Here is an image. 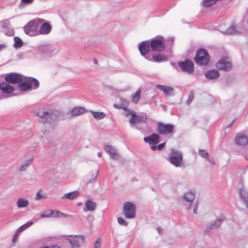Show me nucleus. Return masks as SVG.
Segmentation results:
<instances>
[{
	"label": "nucleus",
	"mask_w": 248,
	"mask_h": 248,
	"mask_svg": "<svg viewBox=\"0 0 248 248\" xmlns=\"http://www.w3.org/2000/svg\"><path fill=\"white\" fill-rule=\"evenodd\" d=\"M173 41H174V39H173V38L172 37H171V38H169L168 39V41L169 42H170V44H172Z\"/></svg>",
	"instance_id": "864d4df0"
},
{
	"label": "nucleus",
	"mask_w": 248,
	"mask_h": 248,
	"mask_svg": "<svg viewBox=\"0 0 248 248\" xmlns=\"http://www.w3.org/2000/svg\"><path fill=\"white\" fill-rule=\"evenodd\" d=\"M86 112L85 109L83 107H77L73 108L70 110L68 114L70 116H77L79 115L82 114Z\"/></svg>",
	"instance_id": "412c9836"
},
{
	"label": "nucleus",
	"mask_w": 248,
	"mask_h": 248,
	"mask_svg": "<svg viewBox=\"0 0 248 248\" xmlns=\"http://www.w3.org/2000/svg\"><path fill=\"white\" fill-rule=\"evenodd\" d=\"M79 195V192L78 191H72L64 194L61 197V199H68L70 200L76 199Z\"/></svg>",
	"instance_id": "a878e982"
},
{
	"label": "nucleus",
	"mask_w": 248,
	"mask_h": 248,
	"mask_svg": "<svg viewBox=\"0 0 248 248\" xmlns=\"http://www.w3.org/2000/svg\"><path fill=\"white\" fill-rule=\"evenodd\" d=\"M68 236L69 237L78 238L77 239H72L69 238H67L66 239L70 244L71 248H80L81 246L85 242V236L83 234H71L68 235Z\"/></svg>",
	"instance_id": "0eeeda50"
},
{
	"label": "nucleus",
	"mask_w": 248,
	"mask_h": 248,
	"mask_svg": "<svg viewBox=\"0 0 248 248\" xmlns=\"http://www.w3.org/2000/svg\"><path fill=\"white\" fill-rule=\"evenodd\" d=\"M2 30L8 29L10 28L11 23L8 20H5L1 22Z\"/></svg>",
	"instance_id": "ea45409f"
},
{
	"label": "nucleus",
	"mask_w": 248,
	"mask_h": 248,
	"mask_svg": "<svg viewBox=\"0 0 248 248\" xmlns=\"http://www.w3.org/2000/svg\"><path fill=\"white\" fill-rule=\"evenodd\" d=\"M43 21V19L38 18L29 22L23 28L25 33L31 36L39 35L38 28Z\"/></svg>",
	"instance_id": "f03ea898"
},
{
	"label": "nucleus",
	"mask_w": 248,
	"mask_h": 248,
	"mask_svg": "<svg viewBox=\"0 0 248 248\" xmlns=\"http://www.w3.org/2000/svg\"><path fill=\"white\" fill-rule=\"evenodd\" d=\"M2 31L7 36H12L15 34V31L13 29L10 28L8 29L2 30Z\"/></svg>",
	"instance_id": "4c0bfd02"
},
{
	"label": "nucleus",
	"mask_w": 248,
	"mask_h": 248,
	"mask_svg": "<svg viewBox=\"0 0 248 248\" xmlns=\"http://www.w3.org/2000/svg\"><path fill=\"white\" fill-rule=\"evenodd\" d=\"M96 208V203L91 199L87 200L84 204V207L83 208V211L84 212L88 211L93 212Z\"/></svg>",
	"instance_id": "f3484780"
},
{
	"label": "nucleus",
	"mask_w": 248,
	"mask_h": 248,
	"mask_svg": "<svg viewBox=\"0 0 248 248\" xmlns=\"http://www.w3.org/2000/svg\"><path fill=\"white\" fill-rule=\"evenodd\" d=\"M52 210H46L40 215V218L51 217Z\"/></svg>",
	"instance_id": "79ce46f5"
},
{
	"label": "nucleus",
	"mask_w": 248,
	"mask_h": 248,
	"mask_svg": "<svg viewBox=\"0 0 248 248\" xmlns=\"http://www.w3.org/2000/svg\"><path fill=\"white\" fill-rule=\"evenodd\" d=\"M128 104H129V102L127 100L124 99H121V104L118 105L119 106H123V107L127 108Z\"/></svg>",
	"instance_id": "c03bdc74"
},
{
	"label": "nucleus",
	"mask_w": 248,
	"mask_h": 248,
	"mask_svg": "<svg viewBox=\"0 0 248 248\" xmlns=\"http://www.w3.org/2000/svg\"><path fill=\"white\" fill-rule=\"evenodd\" d=\"M212 164L214 165L215 164V161L214 159L210 160V161H209Z\"/></svg>",
	"instance_id": "13d9d810"
},
{
	"label": "nucleus",
	"mask_w": 248,
	"mask_h": 248,
	"mask_svg": "<svg viewBox=\"0 0 248 248\" xmlns=\"http://www.w3.org/2000/svg\"><path fill=\"white\" fill-rule=\"evenodd\" d=\"M216 1L217 0H204L202 2V4L203 6L209 7L216 3Z\"/></svg>",
	"instance_id": "37998d69"
},
{
	"label": "nucleus",
	"mask_w": 248,
	"mask_h": 248,
	"mask_svg": "<svg viewBox=\"0 0 248 248\" xmlns=\"http://www.w3.org/2000/svg\"><path fill=\"white\" fill-rule=\"evenodd\" d=\"M235 143L240 146L245 147L248 143V138L243 134H239L235 139Z\"/></svg>",
	"instance_id": "dca6fc26"
},
{
	"label": "nucleus",
	"mask_w": 248,
	"mask_h": 248,
	"mask_svg": "<svg viewBox=\"0 0 248 248\" xmlns=\"http://www.w3.org/2000/svg\"><path fill=\"white\" fill-rule=\"evenodd\" d=\"M141 94L140 90H138L132 96V101L135 104H137L139 101Z\"/></svg>",
	"instance_id": "473e14b6"
},
{
	"label": "nucleus",
	"mask_w": 248,
	"mask_h": 248,
	"mask_svg": "<svg viewBox=\"0 0 248 248\" xmlns=\"http://www.w3.org/2000/svg\"><path fill=\"white\" fill-rule=\"evenodd\" d=\"M35 198L36 200H41L42 199H45L46 197L44 195H43L41 191H39L36 194Z\"/></svg>",
	"instance_id": "a18cd8bd"
},
{
	"label": "nucleus",
	"mask_w": 248,
	"mask_h": 248,
	"mask_svg": "<svg viewBox=\"0 0 248 248\" xmlns=\"http://www.w3.org/2000/svg\"><path fill=\"white\" fill-rule=\"evenodd\" d=\"M87 220L90 223H92L94 220V217L92 215H89L87 217Z\"/></svg>",
	"instance_id": "8fccbe9b"
},
{
	"label": "nucleus",
	"mask_w": 248,
	"mask_h": 248,
	"mask_svg": "<svg viewBox=\"0 0 248 248\" xmlns=\"http://www.w3.org/2000/svg\"><path fill=\"white\" fill-rule=\"evenodd\" d=\"M16 205L18 208H25L29 205V202L25 198H21L17 201Z\"/></svg>",
	"instance_id": "cd10ccee"
},
{
	"label": "nucleus",
	"mask_w": 248,
	"mask_h": 248,
	"mask_svg": "<svg viewBox=\"0 0 248 248\" xmlns=\"http://www.w3.org/2000/svg\"><path fill=\"white\" fill-rule=\"evenodd\" d=\"M193 99V94L192 92H191L189 95L187 103V104L190 103Z\"/></svg>",
	"instance_id": "09e8293b"
},
{
	"label": "nucleus",
	"mask_w": 248,
	"mask_h": 248,
	"mask_svg": "<svg viewBox=\"0 0 248 248\" xmlns=\"http://www.w3.org/2000/svg\"><path fill=\"white\" fill-rule=\"evenodd\" d=\"M33 160V158H30L24 161H23L20 165L18 168V170L19 171H25L32 164Z\"/></svg>",
	"instance_id": "5701e85b"
},
{
	"label": "nucleus",
	"mask_w": 248,
	"mask_h": 248,
	"mask_svg": "<svg viewBox=\"0 0 248 248\" xmlns=\"http://www.w3.org/2000/svg\"><path fill=\"white\" fill-rule=\"evenodd\" d=\"M222 221L221 219H217L210 224L209 228L212 230L217 229L220 226Z\"/></svg>",
	"instance_id": "2f4dec72"
},
{
	"label": "nucleus",
	"mask_w": 248,
	"mask_h": 248,
	"mask_svg": "<svg viewBox=\"0 0 248 248\" xmlns=\"http://www.w3.org/2000/svg\"><path fill=\"white\" fill-rule=\"evenodd\" d=\"M96 60H94V62H96Z\"/></svg>",
	"instance_id": "0e129e2a"
},
{
	"label": "nucleus",
	"mask_w": 248,
	"mask_h": 248,
	"mask_svg": "<svg viewBox=\"0 0 248 248\" xmlns=\"http://www.w3.org/2000/svg\"><path fill=\"white\" fill-rule=\"evenodd\" d=\"M51 31V26L47 22H45L42 24L39 30H38L39 34L46 35L50 32Z\"/></svg>",
	"instance_id": "a211bd4d"
},
{
	"label": "nucleus",
	"mask_w": 248,
	"mask_h": 248,
	"mask_svg": "<svg viewBox=\"0 0 248 248\" xmlns=\"http://www.w3.org/2000/svg\"><path fill=\"white\" fill-rule=\"evenodd\" d=\"M165 143H161L157 146V149L158 150H161L164 146Z\"/></svg>",
	"instance_id": "3c124183"
},
{
	"label": "nucleus",
	"mask_w": 248,
	"mask_h": 248,
	"mask_svg": "<svg viewBox=\"0 0 248 248\" xmlns=\"http://www.w3.org/2000/svg\"><path fill=\"white\" fill-rule=\"evenodd\" d=\"M225 34H233L236 33L237 31L235 29V27L233 25L231 26L229 28H228L226 31H222Z\"/></svg>",
	"instance_id": "e433bc0d"
},
{
	"label": "nucleus",
	"mask_w": 248,
	"mask_h": 248,
	"mask_svg": "<svg viewBox=\"0 0 248 248\" xmlns=\"http://www.w3.org/2000/svg\"><path fill=\"white\" fill-rule=\"evenodd\" d=\"M34 113L41 118H44L46 122L50 123L53 118V112L50 110L44 108H39L34 111Z\"/></svg>",
	"instance_id": "6e6552de"
},
{
	"label": "nucleus",
	"mask_w": 248,
	"mask_h": 248,
	"mask_svg": "<svg viewBox=\"0 0 248 248\" xmlns=\"http://www.w3.org/2000/svg\"><path fill=\"white\" fill-rule=\"evenodd\" d=\"M97 155L98 157H100L102 155V153L101 152H99L98 153Z\"/></svg>",
	"instance_id": "bf43d9fd"
},
{
	"label": "nucleus",
	"mask_w": 248,
	"mask_h": 248,
	"mask_svg": "<svg viewBox=\"0 0 248 248\" xmlns=\"http://www.w3.org/2000/svg\"><path fill=\"white\" fill-rule=\"evenodd\" d=\"M156 87L160 90L163 92L166 96H170L172 95L173 93V88L168 86H163L159 84L156 85Z\"/></svg>",
	"instance_id": "aec40b11"
},
{
	"label": "nucleus",
	"mask_w": 248,
	"mask_h": 248,
	"mask_svg": "<svg viewBox=\"0 0 248 248\" xmlns=\"http://www.w3.org/2000/svg\"><path fill=\"white\" fill-rule=\"evenodd\" d=\"M209 56L207 52L202 49L198 50L195 56L196 62L199 65H205L209 61Z\"/></svg>",
	"instance_id": "423d86ee"
},
{
	"label": "nucleus",
	"mask_w": 248,
	"mask_h": 248,
	"mask_svg": "<svg viewBox=\"0 0 248 248\" xmlns=\"http://www.w3.org/2000/svg\"><path fill=\"white\" fill-rule=\"evenodd\" d=\"M28 81L31 86V90L36 89L39 87V83L37 79L33 78H29Z\"/></svg>",
	"instance_id": "7c9ffc66"
},
{
	"label": "nucleus",
	"mask_w": 248,
	"mask_h": 248,
	"mask_svg": "<svg viewBox=\"0 0 248 248\" xmlns=\"http://www.w3.org/2000/svg\"><path fill=\"white\" fill-rule=\"evenodd\" d=\"M16 238L15 237H14L13 238V241L14 242L16 241Z\"/></svg>",
	"instance_id": "052dcab7"
},
{
	"label": "nucleus",
	"mask_w": 248,
	"mask_h": 248,
	"mask_svg": "<svg viewBox=\"0 0 248 248\" xmlns=\"http://www.w3.org/2000/svg\"><path fill=\"white\" fill-rule=\"evenodd\" d=\"M195 198V193L192 191H187L183 194L182 200L184 201V204L187 209L192 208Z\"/></svg>",
	"instance_id": "9d476101"
},
{
	"label": "nucleus",
	"mask_w": 248,
	"mask_h": 248,
	"mask_svg": "<svg viewBox=\"0 0 248 248\" xmlns=\"http://www.w3.org/2000/svg\"><path fill=\"white\" fill-rule=\"evenodd\" d=\"M102 240L101 237H98L93 243V248H101Z\"/></svg>",
	"instance_id": "a19ab883"
},
{
	"label": "nucleus",
	"mask_w": 248,
	"mask_h": 248,
	"mask_svg": "<svg viewBox=\"0 0 248 248\" xmlns=\"http://www.w3.org/2000/svg\"><path fill=\"white\" fill-rule=\"evenodd\" d=\"M34 0H21V5H29L31 4Z\"/></svg>",
	"instance_id": "de8ad7c7"
},
{
	"label": "nucleus",
	"mask_w": 248,
	"mask_h": 248,
	"mask_svg": "<svg viewBox=\"0 0 248 248\" xmlns=\"http://www.w3.org/2000/svg\"><path fill=\"white\" fill-rule=\"evenodd\" d=\"M32 224H33V222H32V221L28 222L26 224L22 225L19 228H18L17 229V230H16V233L21 232L22 231H24V230H25L26 229H27V228H28L29 227L31 226Z\"/></svg>",
	"instance_id": "c9c22d12"
},
{
	"label": "nucleus",
	"mask_w": 248,
	"mask_h": 248,
	"mask_svg": "<svg viewBox=\"0 0 248 248\" xmlns=\"http://www.w3.org/2000/svg\"><path fill=\"white\" fill-rule=\"evenodd\" d=\"M239 194L244 203L248 207V191L247 189L245 187H242L240 188Z\"/></svg>",
	"instance_id": "b1692460"
},
{
	"label": "nucleus",
	"mask_w": 248,
	"mask_h": 248,
	"mask_svg": "<svg viewBox=\"0 0 248 248\" xmlns=\"http://www.w3.org/2000/svg\"><path fill=\"white\" fill-rule=\"evenodd\" d=\"M151 149L153 151H155L156 149H157V146L153 145L151 146Z\"/></svg>",
	"instance_id": "5fc2aeb1"
},
{
	"label": "nucleus",
	"mask_w": 248,
	"mask_h": 248,
	"mask_svg": "<svg viewBox=\"0 0 248 248\" xmlns=\"http://www.w3.org/2000/svg\"><path fill=\"white\" fill-rule=\"evenodd\" d=\"M157 231L159 233H161L162 232V229L160 227H158Z\"/></svg>",
	"instance_id": "6e6d98bb"
},
{
	"label": "nucleus",
	"mask_w": 248,
	"mask_h": 248,
	"mask_svg": "<svg viewBox=\"0 0 248 248\" xmlns=\"http://www.w3.org/2000/svg\"><path fill=\"white\" fill-rule=\"evenodd\" d=\"M200 155L206 158L208 161H210L209 154L204 150H199Z\"/></svg>",
	"instance_id": "58836bf2"
},
{
	"label": "nucleus",
	"mask_w": 248,
	"mask_h": 248,
	"mask_svg": "<svg viewBox=\"0 0 248 248\" xmlns=\"http://www.w3.org/2000/svg\"><path fill=\"white\" fill-rule=\"evenodd\" d=\"M151 61L155 62H161L167 60L168 57L164 54H159L157 55H151Z\"/></svg>",
	"instance_id": "bb28decb"
},
{
	"label": "nucleus",
	"mask_w": 248,
	"mask_h": 248,
	"mask_svg": "<svg viewBox=\"0 0 248 248\" xmlns=\"http://www.w3.org/2000/svg\"><path fill=\"white\" fill-rule=\"evenodd\" d=\"M18 87L21 91L23 92L31 91V86L29 84V81H28V79L20 83L18 85Z\"/></svg>",
	"instance_id": "c756f323"
},
{
	"label": "nucleus",
	"mask_w": 248,
	"mask_h": 248,
	"mask_svg": "<svg viewBox=\"0 0 248 248\" xmlns=\"http://www.w3.org/2000/svg\"><path fill=\"white\" fill-rule=\"evenodd\" d=\"M163 106V108H164V109H165V108H166V107H165V106Z\"/></svg>",
	"instance_id": "680f3d73"
},
{
	"label": "nucleus",
	"mask_w": 248,
	"mask_h": 248,
	"mask_svg": "<svg viewBox=\"0 0 248 248\" xmlns=\"http://www.w3.org/2000/svg\"><path fill=\"white\" fill-rule=\"evenodd\" d=\"M118 222L121 225L124 226H126L127 225V223L122 217H118Z\"/></svg>",
	"instance_id": "49530a36"
},
{
	"label": "nucleus",
	"mask_w": 248,
	"mask_h": 248,
	"mask_svg": "<svg viewBox=\"0 0 248 248\" xmlns=\"http://www.w3.org/2000/svg\"><path fill=\"white\" fill-rule=\"evenodd\" d=\"M219 74L217 70H211L207 71L205 73V77L209 79H215L218 78Z\"/></svg>",
	"instance_id": "393cba45"
},
{
	"label": "nucleus",
	"mask_w": 248,
	"mask_h": 248,
	"mask_svg": "<svg viewBox=\"0 0 248 248\" xmlns=\"http://www.w3.org/2000/svg\"><path fill=\"white\" fill-rule=\"evenodd\" d=\"M178 65L181 69L185 72L190 74L194 71V64L189 60L186 59L184 61L179 62L178 63Z\"/></svg>",
	"instance_id": "9b49d317"
},
{
	"label": "nucleus",
	"mask_w": 248,
	"mask_h": 248,
	"mask_svg": "<svg viewBox=\"0 0 248 248\" xmlns=\"http://www.w3.org/2000/svg\"><path fill=\"white\" fill-rule=\"evenodd\" d=\"M216 67L220 70H228L231 68L232 64L228 59H222L217 63Z\"/></svg>",
	"instance_id": "4468645a"
},
{
	"label": "nucleus",
	"mask_w": 248,
	"mask_h": 248,
	"mask_svg": "<svg viewBox=\"0 0 248 248\" xmlns=\"http://www.w3.org/2000/svg\"><path fill=\"white\" fill-rule=\"evenodd\" d=\"M144 141L150 144H156L159 141V136L155 133L152 134L151 136L144 138Z\"/></svg>",
	"instance_id": "6ab92c4d"
},
{
	"label": "nucleus",
	"mask_w": 248,
	"mask_h": 248,
	"mask_svg": "<svg viewBox=\"0 0 248 248\" xmlns=\"http://www.w3.org/2000/svg\"><path fill=\"white\" fill-rule=\"evenodd\" d=\"M2 98L1 95H0V100Z\"/></svg>",
	"instance_id": "e2e57ef3"
},
{
	"label": "nucleus",
	"mask_w": 248,
	"mask_h": 248,
	"mask_svg": "<svg viewBox=\"0 0 248 248\" xmlns=\"http://www.w3.org/2000/svg\"><path fill=\"white\" fill-rule=\"evenodd\" d=\"M104 150L108 153L110 157L112 159L117 160L120 158V155L117 153L116 149L110 145H105Z\"/></svg>",
	"instance_id": "ddd939ff"
},
{
	"label": "nucleus",
	"mask_w": 248,
	"mask_h": 248,
	"mask_svg": "<svg viewBox=\"0 0 248 248\" xmlns=\"http://www.w3.org/2000/svg\"><path fill=\"white\" fill-rule=\"evenodd\" d=\"M150 41H144L139 46V49L140 54L146 60L151 61V55L150 54Z\"/></svg>",
	"instance_id": "1a4fd4ad"
},
{
	"label": "nucleus",
	"mask_w": 248,
	"mask_h": 248,
	"mask_svg": "<svg viewBox=\"0 0 248 248\" xmlns=\"http://www.w3.org/2000/svg\"><path fill=\"white\" fill-rule=\"evenodd\" d=\"M136 206L135 204L130 202H126L124 203V215L126 218L132 219L136 217Z\"/></svg>",
	"instance_id": "39448f33"
},
{
	"label": "nucleus",
	"mask_w": 248,
	"mask_h": 248,
	"mask_svg": "<svg viewBox=\"0 0 248 248\" xmlns=\"http://www.w3.org/2000/svg\"><path fill=\"white\" fill-rule=\"evenodd\" d=\"M60 217H71V215L63 213L58 210H52L51 217L55 218Z\"/></svg>",
	"instance_id": "c85d7f7f"
},
{
	"label": "nucleus",
	"mask_w": 248,
	"mask_h": 248,
	"mask_svg": "<svg viewBox=\"0 0 248 248\" xmlns=\"http://www.w3.org/2000/svg\"><path fill=\"white\" fill-rule=\"evenodd\" d=\"M169 162L176 167H182L184 165L181 152L172 150L169 156Z\"/></svg>",
	"instance_id": "7ed1b4c3"
},
{
	"label": "nucleus",
	"mask_w": 248,
	"mask_h": 248,
	"mask_svg": "<svg viewBox=\"0 0 248 248\" xmlns=\"http://www.w3.org/2000/svg\"><path fill=\"white\" fill-rule=\"evenodd\" d=\"M14 46L15 48H19L22 46L23 43L22 40L19 37L16 36L14 37Z\"/></svg>",
	"instance_id": "f704fd0d"
},
{
	"label": "nucleus",
	"mask_w": 248,
	"mask_h": 248,
	"mask_svg": "<svg viewBox=\"0 0 248 248\" xmlns=\"http://www.w3.org/2000/svg\"><path fill=\"white\" fill-rule=\"evenodd\" d=\"M5 79L7 82L12 84L20 83L22 81L21 76L16 74H10L7 75Z\"/></svg>",
	"instance_id": "2eb2a0df"
},
{
	"label": "nucleus",
	"mask_w": 248,
	"mask_h": 248,
	"mask_svg": "<svg viewBox=\"0 0 248 248\" xmlns=\"http://www.w3.org/2000/svg\"><path fill=\"white\" fill-rule=\"evenodd\" d=\"M6 47V46L4 44H1L0 45V51L2 48H3Z\"/></svg>",
	"instance_id": "4d7b16f0"
},
{
	"label": "nucleus",
	"mask_w": 248,
	"mask_h": 248,
	"mask_svg": "<svg viewBox=\"0 0 248 248\" xmlns=\"http://www.w3.org/2000/svg\"><path fill=\"white\" fill-rule=\"evenodd\" d=\"M114 107L117 108H121L124 109V115L126 117L130 116L129 119V123L131 126H134L136 123L140 122H145L147 120L146 115H138L134 111L130 110L127 108L123 106H119L117 104H114Z\"/></svg>",
	"instance_id": "f257e3e1"
},
{
	"label": "nucleus",
	"mask_w": 248,
	"mask_h": 248,
	"mask_svg": "<svg viewBox=\"0 0 248 248\" xmlns=\"http://www.w3.org/2000/svg\"><path fill=\"white\" fill-rule=\"evenodd\" d=\"M157 131L162 135H168L173 131V126L171 124H164L158 123Z\"/></svg>",
	"instance_id": "f8f14e48"
},
{
	"label": "nucleus",
	"mask_w": 248,
	"mask_h": 248,
	"mask_svg": "<svg viewBox=\"0 0 248 248\" xmlns=\"http://www.w3.org/2000/svg\"><path fill=\"white\" fill-rule=\"evenodd\" d=\"M91 113L95 119H101L105 116V114L102 112L93 111L91 110Z\"/></svg>",
	"instance_id": "72a5a7b5"
},
{
	"label": "nucleus",
	"mask_w": 248,
	"mask_h": 248,
	"mask_svg": "<svg viewBox=\"0 0 248 248\" xmlns=\"http://www.w3.org/2000/svg\"><path fill=\"white\" fill-rule=\"evenodd\" d=\"M0 90H1L3 93L8 94L13 92L14 88L7 82H3L0 83Z\"/></svg>",
	"instance_id": "4be33fe9"
},
{
	"label": "nucleus",
	"mask_w": 248,
	"mask_h": 248,
	"mask_svg": "<svg viewBox=\"0 0 248 248\" xmlns=\"http://www.w3.org/2000/svg\"><path fill=\"white\" fill-rule=\"evenodd\" d=\"M197 203H195L194 204V210H193V213L195 214H197Z\"/></svg>",
	"instance_id": "603ef678"
},
{
	"label": "nucleus",
	"mask_w": 248,
	"mask_h": 248,
	"mask_svg": "<svg viewBox=\"0 0 248 248\" xmlns=\"http://www.w3.org/2000/svg\"><path fill=\"white\" fill-rule=\"evenodd\" d=\"M152 50L156 51H162L165 48V39L160 36H156L150 41Z\"/></svg>",
	"instance_id": "20e7f679"
}]
</instances>
